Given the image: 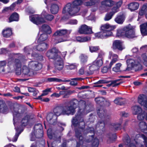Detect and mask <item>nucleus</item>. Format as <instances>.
<instances>
[{
	"label": "nucleus",
	"instance_id": "nucleus-9",
	"mask_svg": "<svg viewBox=\"0 0 147 147\" xmlns=\"http://www.w3.org/2000/svg\"><path fill=\"white\" fill-rule=\"evenodd\" d=\"M101 30L100 32L94 34V36L96 38L101 39L106 38L113 34L111 31H105Z\"/></svg>",
	"mask_w": 147,
	"mask_h": 147
},
{
	"label": "nucleus",
	"instance_id": "nucleus-33",
	"mask_svg": "<svg viewBox=\"0 0 147 147\" xmlns=\"http://www.w3.org/2000/svg\"><path fill=\"white\" fill-rule=\"evenodd\" d=\"M79 59L80 60V64L82 65H84L87 63L88 57L85 54H81L79 56Z\"/></svg>",
	"mask_w": 147,
	"mask_h": 147
},
{
	"label": "nucleus",
	"instance_id": "nucleus-17",
	"mask_svg": "<svg viewBox=\"0 0 147 147\" xmlns=\"http://www.w3.org/2000/svg\"><path fill=\"white\" fill-rule=\"evenodd\" d=\"M138 102L142 105L145 106L147 108V97L144 94L140 95L138 98Z\"/></svg>",
	"mask_w": 147,
	"mask_h": 147
},
{
	"label": "nucleus",
	"instance_id": "nucleus-5",
	"mask_svg": "<svg viewBox=\"0 0 147 147\" xmlns=\"http://www.w3.org/2000/svg\"><path fill=\"white\" fill-rule=\"evenodd\" d=\"M68 30L67 29H61L57 30L53 34V36L57 39V43L66 41L67 40L65 36L67 34Z\"/></svg>",
	"mask_w": 147,
	"mask_h": 147
},
{
	"label": "nucleus",
	"instance_id": "nucleus-49",
	"mask_svg": "<svg viewBox=\"0 0 147 147\" xmlns=\"http://www.w3.org/2000/svg\"><path fill=\"white\" fill-rule=\"evenodd\" d=\"M22 76H24L28 75L29 73L30 72L29 69L26 66H23L22 68Z\"/></svg>",
	"mask_w": 147,
	"mask_h": 147
},
{
	"label": "nucleus",
	"instance_id": "nucleus-28",
	"mask_svg": "<svg viewBox=\"0 0 147 147\" xmlns=\"http://www.w3.org/2000/svg\"><path fill=\"white\" fill-rule=\"evenodd\" d=\"M121 123H112L111 124V128L112 131H116L118 130H121Z\"/></svg>",
	"mask_w": 147,
	"mask_h": 147
},
{
	"label": "nucleus",
	"instance_id": "nucleus-34",
	"mask_svg": "<svg viewBox=\"0 0 147 147\" xmlns=\"http://www.w3.org/2000/svg\"><path fill=\"white\" fill-rule=\"evenodd\" d=\"M105 124L104 121L103 120L100 121H98L96 124V127L98 128L99 129L103 131L105 129Z\"/></svg>",
	"mask_w": 147,
	"mask_h": 147
},
{
	"label": "nucleus",
	"instance_id": "nucleus-20",
	"mask_svg": "<svg viewBox=\"0 0 147 147\" xmlns=\"http://www.w3.org/2000/svg\"><path fill=\"white\" fill-rule=\"evenodd\" d=\"M115 28V26H111L108 23L102 25L100 27L101 30L105 31H111Z\"/></svg>",
	"mask_w": 147,
	"mask_h": 147
},
{
	"label": "nucleus",
	"instance_id": "nucleus-31",
	"mask_svg": "<svg viewBox=\"0 0 147 147\" xmlns=\"http://www.w3.org/2000/svg\"><path fill=\"white\" fill-rule=\"evenodd\" d=\"M97 113L99 117L102 119L105 118L106 116V111L100 108L97 110Z\"/></svg>",
	"mask_w": 147,
	"mask_h": 147
},
{
	"label": "nucleus",
	"instance_id": "nucleus-56",
	"mask_svg": "<svg viewBox=\"0 0 147 147\" xmlns=\"http://www.w3.org/2000/svg\"><path fill=\"white\" fill-rule=\"evenodd\" d=\"M147 6L146 5H143L142 7L141 10L139 12V14L140 16H142L145 14L146 9Z\"/></svg>",
	"mask_w": 147,
	"mask_h": 147
},
{
	"label": "nucleus",
	"instance_id": "nucleus-53",
	"mask_svg": "<svg viewBox=\"0 0 147 147\" xmlns=\"http://www.w3.org/2000/svg\"><path fill=\"white\" fill-rule=\"evenodd\" d=\"M8 110L7 106L5 105H0V111L2 113L6 112Z\"/></svg>",
	"mask_w": 147,
	"mask_h": 147
},
{
	"label": "nucleus",
	"instance_id": "nucleus-43",
	"mask_svg": "<svg viewBox=\"0 0 147 147\" xmlns=\"http://www.w3.org/2000/svg\"><path fill=\"white\" fill-rule=\"evenodd\" d=\"M48 37V34H46L43 33L41 34L40 37L38 38L37 40L38 43L42 42L45 41Z\"/></svg>",
	"mask_w": 147,
	"mask_h": 147
},
{
	"label": "nucleus",
	"instance_id": "nucleus-23",
	"mask_svg": "<svg viewBox=\"0 0 147 147\" xmlns=\"http://www.w3.org/2000/svg\"><path fill=\"white\" fill-rule=\"evenodd\" d=\"M19 16L16 12L12 13L9 18V22L10 23L13 21H18L19 20Z\"/></svg>",
	"mask_w": 147,
	"mask_h": 147
},
{
	"label": "nucleus",
	"instance_id": "nucleus-35",
	"mask_svg": "<svg viewBox=\"0 0 147 147\" xmlns=\"http://www.w3.org/2000/svg\"><path fill=\"white\" fill-rule=\"evenodd\" d=\"M84 132L86 134L89 133L93 134L90 136L92 137V139L94 138V128L88 127L84 130Z\"/></svg>",
	"mask_w": 147,
	"mask_h": 147
},
{
	"label": "nucleus",
	"instance_id": "nucleus-29",
	"mask_svg": "<svg viewBox=\"0 0 147 147\" xmlns=\"http://www.w3.org/2000/svg\"><path fill=\"white\" fill-rule=\"evenodd\" d=\"M116 12L112 9H111V11L107 12L105 15L104 18L105 21H107L111 20L113 16L116 13Z\"/></svg>",
	"mask_w": 147,
	"mask_h": 147
},
{
	"label": "nucleus",
	"instance_id": "nucleus-64",
	"mask_svg": "<svg viewBox=\"0 0 147 147\" xmlns=\"http://www.w3.org/2000/svg\"><path fill=\"white\" fill-rule=\"evenodd\" d=\"M104 55V53L102 51L100 50L98 52L97 58H99L102 60Z\"/></svg>",
	"mask_w": 147,
	"mask_h": 147
},
{
	"label": "nucleus",
	"instance_id": "nucleus-54",
	"mask_svg": "<svg viewBox=\"0 0 147 147\" xmlns=\"http://www.w3.org/2000/svg\"><path fill=\"white\" fill-rule=\"evenodd\" d=\"M44 16L45 19L48 21H52L54 18V16L53 15L49 14L44 15Z\"/></svg>",
	"mask_w": 147,
	"mask_h": 147
},
{
	"label": "nucleus",
	"instance_id": "nucleus-46",
	"mask_svg": "<svg viewBox=\"0 0 147 147\" xmlns=\"http://www.w3.org/2000/svg\"><path fill=\"white\" fill-rule=\"evenodd\" d=\"M93 63L98 69L103 64V61L102 59H96L92 62Z\"/></svg>",
	"mask_w": 147,
	"mask_h": 147
},
{
	"label": "nucleus",
	"instance_id": "nucleus-16",
	"mask_svg": "<svg viewBox=\"0 0 147 147\" xmlns=\"http://www.w3.org/2000/svg\"><path fill=\"white\" fill-rule=\"evenodd\" d=\"M46 118L47 121L50 124L54 125L57 122V117L52 113H49Z\"/></svg>",
	"mask_w": 147,
	"mask_h": 147
},
{
	"label": "nucleus",
	"instance_id": "nucleus-55",
	"mask_svg": "<svg viewBox=\"0 0 147 147\" xmlns=\"http://www.w3.org/2000/svg\"><path fill=\"white\" fill-rule=\"evenodd\" d=\"M81 120V121H80L79 122L78 126L79 128L83 130L85 127V123L82 118Z\"/></svg>",
	"mask_w": 147,
	"mask_h": 147
},
{
	"label": "nucleus",
	"instance_id": "nucleus-1",
	"mask_svg": "<svg viewBox=\"0 0 147 147\" xmlns=\"http://www.w3.org/2000/svg\"><path fill=\"white\" fill-rule=\"evenodd\" d=\"M78 103V101L76 99L71 100L67 105L62 107V109L59 107H56L53 109L54 115L56 116L61 115H73L76 112V109Z\"/></svg>",
	"mask_w": 147,
	"mask_h": 147
},
{
	"label": "nucleus",
	"instance_id": "nucleus-62",
	"mask_svg": "<svg viewBox=\"0 0 147 147\" xmlns=\"http://www.w3.org/2000/svg\"><path fill=\"white\" fill-rule=\"evenodd\" d=\"M110 83V81L105 80H100L94 83L95 84H107Z\"/></svg>",
	"mask_w": 147,
	"mask_h": 147
},
{
	"label": "nucleus",
	"instance_id": "nucleus-51",
	"mask_svg": "<svg viewBox=\"0 0 147 147\" xmlns=\"http://www.w3.org/2000/svg\"><path fill=\"white\" fill-rule=\"evenodd\" d=\"M100 49L99 46H91L89 47V50L91 53L96 52Z\"/></svg>",
	"mask_w": 147,
	"mask_h": 147
},
{
	"label": "nucleus",
	"instance_id": "nucleus-7",
	"mask_svg": "<svg viewBox=\"0 0 147 147\" xmlns=\"http://www.w3.org/2000/svg\"><path fill=\"white\" fill-rule=\"evenodd\" d=\"M59 51L56 47H53L47 52L46 55L49 59H56L58 58Z\"/></svg>",
	"mask_w": 147,
	"mask_h": 147
},
{
	"label": "nucleus",
	"instance_id": "nucleus-57",
	"mask_svg": "<svg viewBox=\"0 0 147 147\" xmlns=\"http://www.w3.org/2000/svg\"><path fill=\"white\" fill-rule=\"evenodd\" d=\"M109 135L110 136L109 137V138L111 142L114 141L116 140L117 137L115 133L113 134H110Z\"/></svg>",
	"mask_w": 147,
	"mask_h": 147
},
{
	"label": "nucleus",
	"instance_id": "nucleus-2",
	"mask_svg": "<svg viewBox=\"0 0 147 147\" xmlns=\"http://www.w3.org/2000/svg\"><path fill=\"white\" fill-rule=\"evenodd\" d=\"M82 3V1L81 0H75L72 3H69L63 7L62 13L64 14L67 12L70 16H75L80 10V8L78 6Z\"/></svg>",
	"mask_w": 147,
	"mask_h": 147
},
{
	"label": "nucleus",
	"instance_id": "nucleus-32",
	"mask_svg": "<svg viewBox=\"0 0 147 147\" xmlns=\"http://www.w3.org/2000/svg\"><path fill=\"white\" fill-rule=\"evenodd\" d=\"M59 7L56 4H52L51 6L50 11L53 14H56L58 12Z\"/></svg>",
	"mask_w": 147,
	"mask_h": 147
},
{
	"label": "nucleus",
	"instance_id": "nucleus-45",
	"mask_svg": "<svg viewBox=\"0 0 147 147\" xmlns=\"http://www.w3.org/2000/svg\"><path fill=\"white\" fill-rule=\"evenodd\" d=\"M134 114L137 115L141 112L142 109L139 106H135L132 107Z\"/></svg>",
	"mask_w": 147,
	"mask_h": 147
},
{
	"label": "nucleus",
	"instance_id": "nucleus-36",
	"mask_svg": "<svg viewBox=\"0 0 147 147\" xmlns=\"http://www.w3.org/2000/svg\"><path fill=\"white\" fill-rule=\"evenodd\" d=\"M40 43L36 46V49L39 51H42L46 49L47 44L45 42Z\"/></svg>",
	"mask_w": 147,
	"mask_h": 147
},
{
	"label": "nucleus",
	"instance_id": "nucleus-6",
	"mask_svg": "<svg viewBox=\"0 0 147 147\" xmlns=\"http://www.w3.org/2000/svg\"><path fill=\"white\" fill-rule=\"evenodd\" d=\"M30 141H35L32 143L30 147H45V140L42 137H36L35 140L32 137Z\"/></svg>",
	"mask_w": 147,
	"mask_h": 147
},
{
	"label": "nucleus",
	"instance_id": "nucleus-27",
	"mask_svg": "<svg viewBox=\"0 0 147 147\" xmlns=\"http://www.w3.org/2000/svg\"><path fill=\"white\" fill-rule=\"evenodd\" d=\"M125 20V17L123 14H118L115 19V21L117 24H122Z\"/></svg>",
	"mask_w": 147,
	"mask_h": 147
},
{
	"label": "nucleus",
	"instance_id": "nucleus-26",
	"mask_svg": "<svg viewBox=\"0 0 147 147\" xmlns=\"http://www.w3.org/2000/svg\"><path fill=\"white\" fill-rule=\"evenodd\" d=\"M139 4L136 2L130 3L128 5V8L131 11H133L137 9L139 7Z\"/></svg>",
	"mask_w": 147,
	"mask_h": 147
},
{
	"label": "nucleus",
	"instance_id": "nucleus-52",
	"mask_svg": "<svg viewBox=\"0 0 147 147\" xmlns=\"http://www.w3.org/2000/svg\"><path fill=\"white\" fill-rule=\"evenodd\" d=\"M99 144V140L96 138H94L92 143V147H98Z\"/></svg>",
	"mask_w": 147,
	"mask_h": 147
},
{
	"label": "nucleus",
	"instance_id": "nucleus-30",
	"mask_svg": "<svg viewBox=\"0 0 147 147\" xmlns=\"http://www.w3.org/2000/svg\"><path fill=\"white\" fill-rule=\"evenodd\" d=\"M101 3L102 5L105 6L111 7L114 5L115 2L112 0H105L102 1Z\"/></svg>",
	"mask_w": 147,
	"mask_h": 147
},
{
	"label": "nucleus",
	"instance_id": "nucleus-24",
	"mask_svg": "<svg viewBox=\"0 0 147 147\" xmlns=\"http://www.w3.org/2000/svg\"><path fill=\"white\" fill-rule=\"evenodd\" d=\"M141 34L143 36L147 35V22L142 24L140 26Z\"/></svg>",
	"mask_w": 147,
	"mask_h": 147
},
{
	"label": "nucleus",
	"instance_id": "nucleus-25",
	"mask_svg": "<svg viewBox=\"0 0 147 147\" xmlns=\"http://www.w3.org/2000/svg\"><path fill=\"white\" fill-rule=\"evenodd\" d=\"M41 31L43 33L47 34H50L52 32L50 27L48 25L46 24H44L42 26Z\"/></svg>",
	"mask_w": 147,
	"mask_h": 147
},
{
	"label": "nucleus",
	"instance_id": "nucleus-59",
	"mask_svg": "<svg viewBox=\"0 0 147 147\" xmlns=\"http://www.w3.org/2000/svg\"><path fill=\"white\" fill-rule=\"evenodd\" d=\"M125 144L127 145H129L130 143V139L128 135H127L125 137L124 140H123Z\"/></svg>",
	"mask_w": 147,
	"mask_h": 147
},
{
	"label": "nucleus",
	"instance_id": "nucleus-12",
	"mask_svg": "<svg viewBox=\"0 0 147 147\" xmlns=\"http://www.w3.org/2000/svg\"><path fill=\"white\" fill-rule=\"evenodd\" d=\"M34 128V131H36V137H42L43 136V131L42 124L40 123H36Z\"/></svg>",
	"mask_w": 147,
	"mask_h": 147
},
{
	"label": "nucleus",
	"instance_id": "nucleus-4",
	"mask_svg": "<svg viewBox=\"0 0 147 147\" xmlns=\"http://www.w3.org/2000/svg\"><path fill=\"white\" fill-rule=\"evenodd\" d=\"M78 105L79 109L75 117L73 118L71 121L72 124L75 127L78 126L80 121L82 118H83L82 116L84 113L86 107V102L84 100L78 101Z\"/></svg>",
	"mask_w": 147,
	"mask_h": 147
},
{
	"label": "nucleus",
	"instance_id": "nucleus-63",
	"mask_svg": "<svg viewBox=\"0 0 147 147\" xmlns=\"http://www.w3.org/2000/svg\"><path fill=\"white\" fill-rule=\"evenodd\" d=\"M51 88H47L44 90L43 91V93L40 95L41 96H44L47 95L49 92L51 91Z\"/></svg>",
	"mask_w": 147,
	"mask_h": 147
},
{
	"label": "nucleus",
	"instance_id": "nucleus-58",
	"mask_svg": "<svg viewBox=\"0 0 147 147\" xmlns=\"http://www.w3.org/2000/svg\"><path fill=\"white\" fill-rule=\"evenodd\" d=\"M89 69L90 71V73H92L94 71L97 70L98 69L97 67L92 63V64L89 66Z\"/></svg>",
	"mask_w": 147,
	"mask_h": 147
},
{
	"label": "nucleus",
	"instance_id": "nucleus-60",
	"mask_svg": "<svg viewBox=\"0 0 147 147\" xmlns=\"http://www.w3.org/2000/svg\"><path fill=\"white\" fill-rule=\"evenodd\" d=\"M42 96H39L38 97L36 98H34L36 100H40L41 101L45 102H48L49 101L50 99L49 98H42Z\"/></svg>",
	"mask_w": 147,
	"mask_h": 147
},
{
	"label": "nucleus",
	"instance_id": "nucleus-47",
	"mask_svg": "<svg viewBox=\"0 0 147 147\" xmlns=\"http://www.w3.org/2000/svg\"><path fill=\"white\" fill-rule=\"evenodd\" d=\"M123 3L122 1H120L116 4V6H114L111 9L116 13L119 11V8L121 6Z\"/></svg>",
	"mask_w": 147,
	"mask_h": 147
},
{
	"label": "nucleus",
	"instance_id": "nucleus-48",
	"mask_svg": "<svg viewBox=\"0 0 147 147\" xmlns=\"http://www.w3.org/2000/svg\"><path fill=\"white\" fill-rule=\"evenodd\" d=\"M75 136L76 138L79 139V140H83L84 138L81 133L77 129L75 130Z\"/></svg>",
	"mask_w": 147,
	"mask_h": 147
},
{
	"label": "nucleus",
	"instance_id": "nucleus-21",
	"mask_svg": "<svg viewBox=\"0 0 147 147\" xmlns=\"http://www.w3.org/2000/svg\"><path fill=\"white\" fill-rule=\"evenodd\" d=\"M30 117L28 115H26L22 118L21 121V124L20 126H17V127H19L20 130L21 129V128L23 127H25L28 124L29 121Z\"/></svg>",
	"mask_w": 147,
	"mask_h": 147
},
{
	"label": "nucleus",
	"instance_id": "nucleus-37",
	"mask_svg": "<svg viewBox=\"0 0 147 147\" xmlns=\"http://www.w3.org/2000/svg\"><path fill=\"white\" fill-rule=\"evenodd\" d=\"M47 81L49 82H69L70 81V80H66L65 79L63 80L57 78H48L47 79Z\"/></svg>",
	"mask_w": 147,
	"mask_h": 147
},
{
	"label": "nucleus",
	"instance_id": "nucleus-15",
	"mask_svg": "<svg viewBox=\"0 0 147 147\" xmlns=\"http://www.w3.org/2000/svg\"><path fill=\"white\" fill-rule=\"evenodd\" d=\"M28 67L31 69L37 71L40 70L42 67V65L37 61H32L28 64Z\"/></svg>",
	"mask_w": 147,
	"mask_h": 147
},
{
	"label": "nucleus",
	"instance_id": "nucleus-61",
	"mask_svg": "<svg viewBox=\"0 0 147 147\" xmlns=\"http://www.w3.org/2000/svg\"><path fill=\"white\" fill-rule=\"evenodd\" d=\"M137 119L139 120H142L144 119L145 117V114L144 113H140L138 114Z\"/></svg>",
	"mask_w": 147,
	"mask_h": 147
},
{
	"label": "nucleus",
	"instance_id": "nucleus-10",
	"mask_svg": "<svg viewBox=\"0 0 147 147\" xmlns=\"http://www.w3.org/2000/svg\"><path fill=\"white\" fill-rule=\"evenodd\" d=\"M101 30L100 32L94 34V36L96 38L101 39L106 38L113 34L111 31H105Z\"/></svg>",
	"mask_w": 147,
	"mask_h": 147
},
{
	"label": "nucleus",
	"instance_id": "nucleus-38",
	"mask_svg": "<svg viewBox=\"0 0 147 147\" xmlns=\"http://www.w3.org/2000/svg\"><path fill=\"white\" fill-rule=\"evenodd\" d=\"M94 100L96 103L101 107L104 104L105 99L103 97H98L95 98Z\"/></svg>",
	"mask_w": 147,
	"mask_h": 147
},
{
	"label": "nucleus",
	"instance_id": "nucleus-11",
	"mask_svg": "<svg viewBox=\"0 0 147 147\" xmlns=\"http://www.w3.org/2000/svg\"><path fill=\"white\" fill-rule=\"evenodd\" d=\"M78 32L80 34H88L92 33L91 28L85 24L81 25L79 28Z\"/></svg>",
	"mask_w": 147,
	"mask_h": 147
},
{
	"label": "nucleus",
	"instance_id": "nucleus-14",
	"mask_svg": "<svg viewBox=\"0 0 147 147\" xmlns=\"http://www.w3.org/2000/svg\"><path fill=\"white\" fill-rule=\"evenodd\" d=\"M13 114V120L16 119L17 118L21 117L22 113H20L19 111V108L14 105H11L10 107Z\"/></svg>",
	"mask_w": 147,
	"mask_h": 147
},
{
	"label": "nucleus",
	"instance_id": "nucleus-39",
	"mask_svg": "<svg viewBox=\"0 0 147 147\" xmlns=\"http://www.w3.org/2000/svg\"><path fill=\"white\" fill-rule=\"evenodd\" d=\"M140 128L142 131L147 133V125L145 122H142L140 123L139 125Z\"/></svg>",
	"mask_w": 147,
	"mask_h": 147
},
{
	"label": "nucleus",
	"instance_id": "nucleus-8",
	"mask_svg": "<svg viewBox=\"0 0 147 147\" xmlns=\"http://www.w3.org/2000/svg\"><path fill=\"white\" fill-rule=\"evenodd\" d=\"M29 18L31 22L37 25L45 22L44 19L39 15H35L30 16Z\"/></svg>",
	"mask_w": 147,
	"mask_h": 147
},
{
	"label": "nucleus",
	"instance_id": "nucleus-50",
	"mask_svg": "<svg viewBox=\"0 0 147 147\" xmlns=\"http://www.w3.org/2000/svg\"><path fill=\"white\" fill-rule=\"evenodd\" d=\"M121 64L120 63H117L115 67L113 68V70L116 72H118L121 71L120 69V67L121 66Z\"/></svg>",
	"mask_w": 147,
	"mask_h": 147
},
{
	"label": "nucleus",
	"instance_id": "nucleus-44",
	"mask_svg": "<svg viewBox=\"0 0 147 147\" xmlns=\"http://www.w3.org/2000/svg\"><path fill=\"white\" fill-rule=\"evenodd\" d=\"M32 55L34 59L37 60L42 61L44 60L43 56L35 52L33 53H32Z\"/></svg>",
	"mask_w": 147,
	"mask_h": 147
},
{
	"label": "nucleus",
	"instance_id": "nucleus-19",
	"mask_svg": "<svg viewBox=\"0 0 147 147\" xmlns=\"http://www.w3.org/2000/svg\"><path fill=\"white\" fill-rule=\"evenodd\" d=\"M64 62L61 58L56 61L54 63L55 69L59 71L62 70L64 67Z\"/></svg>",
	"mask_w": 147,
	"mask_h": 147
},
{
	"label": "nucleus",
	"instance_id": "nucleus-18",
	"mask_svg": "<svg viewBox=\"0 0 147 147\" xmlns=\"http://www.w3.org/2000/svg\"><path fill=\"white\" fill-rule=\"evenodd\" d=\"M52 131L48 129L47 131V135L49 138L50 139H53L55 141H60L61 137L58 136L57 134L52 133Z\"/></svg>",
	"mask_w": 147,
	"mask_h": 147
},
{
	"label": "nucleus",
	"instance_id": "nucleus-42",
	"mask_svg": "<svg viewBox=\"0 0 147 147\" xmlns=\"http://www.w3.org/2000/svg\"><path fill=\"white\" fill-rule=\"evenodd\" d=\"M76 39L78 41L81 42H87L91 39L90 37L88 36L82 37L78 36L76 37Z\"/></svg>",
	"mask_w": 147,
	"mask_h": 147
},
{
	"label": "nucleus",
	"instance_id": "nucleus-22",
	"mask_svg": "<svg viewBox=\"0 0 147 147\" xmlns=\"http://www.w3.org/2000/svg\"><path fill=\"white\" fill-rule=\"evenodd\" d=\"M2 34L4 37H9L12 34V30L11 28H7L3 30Z\"/></svg>",
	"mask_w": 147,
	"mask_h": 147
},
{
	"label": "nucleus",
	"instance_id": "nucleus-41",
	"mask_svg": "<svg viewBox=\"0 0 147 147\" xmlns=\"http://www.w3.org/2000/svg\"><path fill=\"white\" fill-rule=\"evenodd\" d=\"M13 67L14 68L20 69L22 67L21 63L20 60L18 59H15L13 61Z\"/></svg>",
	"mask_w": 147,
	"mask_h": 147
},
{
	"label": "nucleus",
	"instance_id": "nucleus-13",
	"mask_svg": "<svg viewBox=\"0 0 147 147\" xmlns=\"http://www.w3.org/2000/svg\"><path fill=\"white\" fill-rule=\"evenodd\" d=\"M113 50L121 51L125 49L122 42L119 40L113 41L112 47Z\"/></svg>",
	"mask_w": 147,
	"mask_h": 147
},
{
	"label": "nucleus",
	"instance_id": "nucleus-40",
	"mask_svg": "<svg viewBox=\"0 0 147 147\" xmlns=\"http://www.w3.org/2000/svg\"><path fill=\"white\" fill-rule=\"evenodd\" d=\"M16 133L14 136L12 140V141L13 142H16L17 141L19 135L23 131V129H21L20 130V128L19 127H16Z\"/></svg>",
	"mask_w": 147,
	"mask_h": 147
},
{
	"label": "nucleus",
	"instance_id": "nucleus-3",
	"mask_svg": "<svg viewBox=\"0 0 147 147\" xmlns=\"http://www.w3.org/2000/svg\"><path fill=\"white\" fill-rule=\"evenodd\" d=\"M124 36L129 39L137 37L135 35V29L130 24L117 30L116 35L117 37H119Z\"/></svg>",
	"mask_w": 147,
	"mask_h": 147
}]
</instances>
